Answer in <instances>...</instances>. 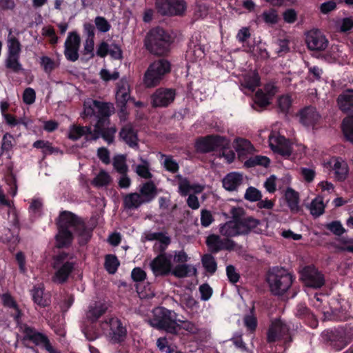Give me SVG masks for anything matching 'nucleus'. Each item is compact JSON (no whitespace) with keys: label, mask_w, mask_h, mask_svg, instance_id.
<instances>
[{"label":"nucleus","mask_w":353,"mask_h":353,"mask_svg":"<svg viewBox=\"0 0 353 353\" xmlns=\"http://www.w3.org/2000/svg\"><path fill=\"white\" fill-rule=\"evenodd\" d=\"M325 205L323 203V197L321 196L314 199L310 205V213L314 216H320L325 212Z\"/></svg>","instance_id":"nucleus-39"},{"label":"nucleus","mask_w":353,"mask_h":353,"mask_svg":"<svg viewBox=\"0 0 353 353\" xmlns=\"http://www.w3.org/2000/svg\"><path fill=\"white\" fill-rule=\"evenodd\" d=\"M20 57H7L5 61V66L15 74L22 72L24 69L19 61Z\"/></svg>","instance_id":"nucleus-38"},{"label":"nucleus","mask_w":353,"mask_h":353,"mask_svg":"<svg viewBox=\"0 0 353 353\" xmlns=\"http://www.w3.org/2000/svg\"><path fill=\"white\" fill-rule=\"evenodd\" d=\"M16 144L14 136L9 132L3 134L0 147V156L6 155L7 159H11L12 150Z\"/></svg>","instance_id":"nucleus-28"},{"label":"nucleus","mask_w":353,"mask_h":353,"mask_svg":"<svg viewBox=\"0 0 353 353\" xmlns=\"http://www.w3.org/2000/svg\"><path fill=\"white\" fill-rule=\"evenodd\" d=\"M295 314L299 319L305 321H313L314 315L310 312V310L307 307L305 303H300L297 304L295 310Z\"/></svg>","instance_id":"nucleus-43"},{"label":"nucleus","mask_w":353,"mask_h":353,"mask_svg":"<svg viewBox=\"0 0 353 353\" xmlns=\"http://www.w3.org/2000/svg\"><path fill=\"white\" fill-rule=\"evenodd\" d=\"M172 258L158 254L151 262L150 268L155 276H165L170 274L172 264Z\"/></svg>","instance_id":"nucleus-18"},{"label":"nucleus","mask_w":353,"mask_h":353,"mask_svg":"<svg viewBox=\"0 0 353 353\" xmlns=\"http://www.w3.org/2000/svg\"><path fill=\"white\" fill-rule=\"evenodd\" d=\"M143 203H145L144 199L137 192L127 194L123 199V206L126 210L137 209Z\"/></svg>","instance_id":"nucleus-29"},{"label":"nucleus","mask_w":353,"mask_h":353,"mask_svg":"<svg viewBox=\"0 0 353 353\" xmlns=\"http://www.w3.org/2000/svg\"><path fill=\"white\" fill-rule=\"evenodd\" d=\"M67 254L65 253L55 256L53 268L56 272L52 276V281L55 283L63 284L65 283L74 268V263L71 261H65Z\"/></svg>","instance_id":"nucleus-10"},{"label":"nucleus","mask_w":353,"mask_h":353,"mask_svg":"<svg viewBox=\"0 0 353 353\" xmlns=\"http://www.w3.org/2000/svg\"><path fill=\"white\" fill-rule=\"evenodd\" d=\"M305 42L308 49L313 51L325 50L328 41L319 30H312L306 34Z\"/></svg>","instance_id":"nucleus-20"},{"label":"nucleus","mask_w":353,"mask_h":353,"mask_svg":"<svg viewBox=\"0 0 353 353\" xmlns=\"http://www.w3.org/2000/svg\"><path fill=\"white\" fill-rule=\"evenodd\" d=\"M119 139L123 141L129 147L135 148L139 147V138L137 131L132 123L124 125L119 132Z\"/></svg>","instance_id":"nucleus-22"},{"label":"nucleus","mask_w":353,"mask_h":353,"mask_svg":"<svg viewBox=\"0 0 353 353\" xmlns=\"http://www.w3.org/2000/svg\"><path fill=\"white\" fill-rule=\"evenodd\" d=\"M141 164H139L135 168V172L140 177L145 179H151L153 176L152 174L150 171V163L149 162L143 159H140Z\"/></svg>","instance_id":"nucleus-41"},{"label":"nucleus","mask_w":353,"mask_h":353,"mask_svg":"<svg viewBox=\"0 0 353 353\" xmlns=\"http://www.w3.org/2000/svg\"><path fill=\"white\" fill-rule=\"evenodd\" d=\"M243 323L248 331L251 333L256 331L258 325V321L255 314V306L254 303L250 309V314L244 316Z\"/></svg>","instance_id":"nucleus-34"},{"label":"nucleus","mask_w":353,"mask_h":353,"mask_svg":"<svg viewBox=\"0 0 353 353\" xmlns=\"http://www.w3.org/2000/svg\"><path fill=\"white\" fill-rule=\"evenodd\" d=\"M80 43L79 35L76 32H69L64 43V55L68 61L74 62L78 60Z\"/></svg>","instance_id":"nucleus-17"},{"label":"nucleus","mask_w":353,"mask_h":353,"mask_svg":"<svg viewBox=\"0 0 353 353\" xmlns=\"http://www.w3.org/2000/svg\"><path fill=\"white\" fill-rule=\"evenodd\" d=\"M8 50L7 57H20L21 45L18 39L13 37L8 39Z\"/></svg>","instance_id":"nucleus-44"},{"label":"nucleus","mask_w":353,"mask_h":353,"mask_svg":"<svg viewBox=\"0 0 353 353\" xmlns=\"http://www.w3.org/2000/svg\"><path fill=\"white\" fill-rule=\"evenodd\" d=\"M150 325L158 330H163L172 334H178L180 324L176 321V313L165 307H160L154 310V317Z\"/></svg>","instance_id":"nucleus-6"},{"label":"nucleus","mask_w":353,"mask_h":353,"mask_svg":"<svg viewBox=\"0 0 353 353\" xmlns=\"http://www.w3.org/2000/svg\"><path fill=\"white\" fill-rule=\"evenodd\" d=\"M92 103L96 110V116L110 117L111 115L110 105L109 103L97 100H92Z\"/></svg>","instance_id":"nucleus-42"},{"label":"nucleus","mask_w":353,"mask_h":353,"mask_svg":"<svg viewBox=\"0 0 353 353\" xmlns=\"http://www.w3.org/2000/svg\"><path fill=\"white\" fill-rule=\"evenodd\" d=\"M94 23L97 30L101 33L109 32L112 28L110 22L102 16H97L94 19Z\"/></svg>","instance_id":"nucleus-47"},{"label":"nucleus","mask_w":353,"mask_h":353,"mask_svg":"<svg viewBox=\"0 0 353 353\" xmlns=\"http://www.w3.org/2000/svg\"><path fill=\"white\" fill-rule=\"evenodd\" d=\"M214 221L212 212L206 209H203L201 212V224L203 227L210 226Z\"/></svg>","instance_id":"nucleus-57"},{"label":"nucleus","mask_w":353,"mask_h":353,"mask_svg":"<svg viewBox=\"0 0 353 353\" xmlns=\"http://www.w3.org/2000/svg\"><path fill=\"white\" fill-rule=\"evenodd\" d=\"M334 171V177L338 181H344L348 175L349 168L347 163L340 157L334 158L330 164Z\"/></svg>","instance_id":"nucleus-23"},{"label":"nucleus","mask_w":353,"mask_h":353,"mask_svg":"<svg viewBox=\"0 0 353 353\" xmlns=\"http://www.w3.org/2000/svg\"><path fill=\"white\" fill-rule=\"evenodd\" d=\"M170 71V62L165 59H159L149 65L144 74L143 83L147 88L155 87Z\"/></svg>","instance_id":"nucleus-7"},{"label":"nucleus","mask_w":353,"mask_h":353,"mask_svg":"<svg viewBox=\"0 0 353 353\" xmlns=\"http://www.w3.org/2000/svg\"><path fill=\"white\" fill-rule=\"evenodd\" d=\"M292 99L289 95H282L278 99V106L283 113H288L292 106Z\"/></svg>","instance_id":"nucleus-56"},{"label":"nucleus","mask_w":353,"mask_h":353,"mask_svg":"<svg viewBox=\"0 0 353 353\" xmlns=\"http://www.w3.org/2000/svg\"><path fill=\"white\" fill-rule=\"evenodd\" d=\"M299 121L305 127L314 128L321 119V115L313 106H306L299 112Z\"/></svg>","instance_id":"nucleus-21"},{"label":"nucleus","mask_w":353,"mask_h":353,"mask_svg":"<svg viewBox=\"0 0 353 353\" xmlns=\"http://www.w3.org/2000/svg\"><path fill=\"white\" fill-rule=\"evenodd\" d=\"M212 254H203L201 257V263L208 273L214 274L217 270V263Z\"/></svg>","instance_id":"nucleus-35"},{"label":"nucleus","mask_w":353,"mask_h":353,"mask_svg":"<svg viewBox=\"0 0 353 353\" xmlns=\"http://www.w3.org/2000/svg\"><path fill=\"white\" fill-rule=\"evenodd\" d=\"M339 110L348 114L342 123V131L345 139L353 144V89L343 91L337 97Z\"/></svg>","instance_id":"nucleus-4"},{"label":"nucleus","mask_w":353,"mask_h":353,"mask_svg":"<svg viewBox=\"0 0 353 353\" xmlns=\"http://www.w3.org/2000/svg\"><path fill=\"white\" fill-rule=\"evenodd\" d=\"M176 90L174 88H159L151 95V103L153 108H166L175 99Z\"/></svg>","instance_id":"nucleus-15"},{"label":"nucleus","mask_w":353,"mask_h":353,"mask_svg":"<svg viewBox=\"0 0 353 353\" xmlns=\"http://www.w3.org/2000/svg\"><path fill=\"white\" fill-rule=\"evenodd\" d=\"M254 102L261 108H265L270 104L269 99L262 90H258L254 96Z\"/></svg>","instance_id":"nucleus-58"},{"label":"nucleus","mask_w":353,"mask_h":353,"mask_svg":"<svg viewBox=\"0 0 353 353\" xmlns=\"http://www.w3.org/2000/svg\"><path fill=\"white\" fill-rule=\"evenodd\" d=\"M201 299L202 301H208L212 295L213 290L208 283H203L199 286Z\"/></svg>","instance_id":"nucleus-63"},{"label":"nucleus","mask_w":353,"mask_h":353,"mask_svg":"<svg viewBox=\"0 0 353 353\" xmlns=\"http://www.w3.org/2000/svg\"><path fill=\"white\" fill-rule=\"evenodd\" d=\"M261 198L262 194L261 191L252 186L247 188L244 195V199L251 202L260 201Z\"/></svg>","instance_id":"nucleus-51"},{"label":"nucleus","mask_w":353,"mask_h":353,"mask_svg":"<svg viewBox=\"0 0 353 353\" xmlns=\"http://www.w3.org/2000/svg\"><path fill=\"white\" fill-rule=\"evenodd\" d=\"M154 8L157 13L162 17L182 16L187 4L184 0H155Z\"/></svg>","instance_id":"nucleus-9"},{"label":"nucleus","mask_w":353,"mask_h":353,"mask_svg":"<svg viewBox=\"0 0 353 353\" xmlns=\"http://www.w3.org/2000/svg\"><path fill=\"white\" fill-rule=\"evenodd\" d=\"M322 74L323 70L318 66L310 67L306 79L310 82L320 81Z\"/></svg>","instance_id":"nucleus-55"},{"label":"nucleus","mask_w":353,"mask_h":353,"mask_svg":"<svg viewBox=\"0 0 353 353\" xmlns=\"http://www.w3.org/2000/svg\"><path fill=\"white\" fill-rule=\"evenodd\" d=\"M260 83L261 78L256 72H253L245 79V86L251 91H254L257 87L260 86Z\"/></svg>","instance_id":"nucleus-48"},{"label":"nucleus","mask_w":353,"mask_h":353,"mask_svg":"<svg viewBox=\"0 0 353 353\" xmlns=\"http://www.w3.org/2000/svg\"><path fill=\"white\" fill-rule=\"evenodd\" d=\"M322 335L327 344L336 352L341 351L347 345L339 327L326 330Z\"/></svg>","instance_id":"nucleus-19"},{"label":"nucleus","mask_w":353,"mask_h":353,"mask_svg":"<svg viewBox=\"0 0 353 353\" xmlns=\"http://www.w3.org/2000/svg\"><path fill=\"white\" fill-rule=\"evenodd\" d=\"M165 159L163 163V168L168 172L172 173H176L179 170V163L173 159L172 156L163 155Z\"/></svg>","instance_id":"nucleus-52"},{"label":"nucleus","mask_w":353,"mask_h":353,"mask_svg":"<svg viewBox=\"0 0 353 353\" xmlns=\"http://www.w3.org/2000/svg\"><path fill=\"white\" fill-rule=\"evenodd\" d=\"M285 198L288 206L292 213H298L301 210L299 205V194L291 188H288L285 192Z\"/></svg>","instance_id":"nucleus-30"},{"label":"nucleus","mask_w":353,"mask_h":353,"mask_svg":"<svg viewBox=\"0 0 353 353\" xmlns=\"http://www.w3.org/2000/svg\"><path fill=\"white\" fill-rule=\"evenodd\" d=\"M31 295L34 303L40 307H47L51 303L50 297L48 294L45 293L43 285L34 286L31 290Z\"/></svg>","instance_id":"nucleus-25"},{"label":"nucleus","mask_w":353,"mask_h":353,"mask_svg":"<svg viewBox=\"0 0 353 353\" xmlns=\"http://www.w3.org/2000/svg\"><path fill=\"white\" fill-rule=\"evenodd\" d=\"M279 16L275 9L271 8L265 10L261 14L257 16L259 22L263 21L267 24H276L278 22Z\"/></svg>","instance_id":"nucleus-37"},{"label":"nucleus","mask_w":353,"mask_h":353,"mask_svg":"<svg viewBox=\"0 0 353 353\" xmlns=\"http://www.w3.org/2000/svg\"><path fill=\"white\" fill-rule=\"evenodd\" d=\"M57 225L58 233L55 239L59 248H68L71 245L74 235L70 228H72L78 236L80 245H86L92 235V230L87 226L84 220L70 211L61 212Z\"/></svg>","instance_id":"nucleus-1"},{"label":"nucleus","mask_w":353,"mask_h":353,"mask_svg":"<svg viewBox=\"0 0 353 353\" xmlns=\"http://www.w3.org/2000/svg\"><path fill=\"white\" fill-rule=\"evenodd\" d=\"M113 166L119 174H126L128 172V168L125 163V157L123 155H117L114 157Z\"/></svg>","instance_id":"nucleus-49"},{"label":"nucleus","mask_w":353,"mask_h":353,"mask_svg":"<svg viewBox=\"0 0 353 353\" xmlns=\"http://www.w3.org/2000/svg\"><path fill=\"white\" fill-rule=\"evenodd\" d=\"M324 228L338 236H341L346 232V230L343 228L340 221H332L330 223H327L324 225Z\"/></svg>","instance_id":"nucleus-46"},{"label":"nucleus","mask_w":353,"mask_h":353,"mask_svg":"<svg viewBox=\"0 0 353 353\" xmlns=\"http://www.w3.org/2000/svg\"><path fill=\"white\" fill-rule=\"evenodd\" d=\"M270 160L268 157L261 155H256L248 159L245 162V165L248 168H253L256 165H261L268 168L270 165Z\"/></svg>","instance_id":"nucleus-40"},{"label":"nucleus","mask_w":353,"mask_h":353,"mask_svg":"<svg viewBox=\"0 0 353 353\" xmlns=\"http://www.w3.org/2000/svg\"><path fill=\"white\" fill-rule=\"evenodd\" d=\"M157 186L152 181L144 183L140 189V194L145 202H149L153 199L157 194Z\"/></svg>","instance_id":"nucleus-33"},{"label":"nucleus","mask_w":353,"mask_h":353,"mask_svg":"<svg viewBox=\"0 0 353 353\" xmlns=\"http://www.w3.org/2000/svg\"><path fill=\"white\" fill-rule=\"evenodd\" d=\"M346 341L347 345L350 344L353 339V326L346 324L345 326L339 327Z\"/></svg>","instance_id":"nucleus-64"},{"label":"nucleus","mask_w":353,"mask_h":353,"mask_svg":"<svg viewBox=\"0 0 353 353\" xmlns=\"http://www.w3.org/2000/svg\"><path fill=\"white\" fill-rule=\"evenodd\" d=\"M192 274H196V269L188 264H179L176 265L173 270H171L170 274L176 278H185Z\"/></svg>","instance_id":"nucleus-32"},{"label":"nucleus","mask_w":353,"mask_h":353,"mask_svg":"<svg viewBox=\"0 0 353 353\" xmlns=\"http://www.w3.org/2000/svg\"><path fill=\"white\" fill-rule=\"evenodd\" d=\"M280 340H285V342L292 341L288 327L280 321H277L273 322L269 327L267 332V341L272 343Z\"/></svg>","instance_id":"nucleus-16"},{"label":"nucleus","mask_w":353,"mask_h":353,"mask_svg":"<svg viewBox=\"0 0 353 353\" xmlns=\"http://www.w3.org/2000/svg\"><path fill=\"white\" fill-rule=\"evenodd\" d=\"M106 307L101 305L89 310L88 318L92 321H97L106 312Z\"/></svg>","instance_id":"nucleus-53"},{"label":"nucleus","mask_w":353,"mask_h":353,"mask_svg":"<svg viewBox=\"0 0 353 353\" xmlns=\"http://www.w3.org/2000/svg\"><path fill=\"white\" fill-rule=\"evenodd\" d=\"M294 279V276L285 269L273 267L268 272L266 280L272 294L275 296H281L288 290Z\"/></svg>","instance_id":"nucleus-5"},{"label":"nucleus","mask_w":353,"mask_h":353,"mask_svg":"<svg viewBox=\"0 0 353 353\" xmlns=\"http://www.w3.org/2000/svg\"><path fill=\"white\" fill-rule=\"evenodd\" d=\"M21 328L23 334V341H30L35 346L45 349L47 352L52 346L48 336L39 332L34 327L23 324Z\"/></svg>","instance_id":"nucleus-12"},{"label":"nucleus","mask_w":353,"mask_h":353,"mask_svg":"<svg viewBox=\"0 0 353 353\" xmlns=\"http://www.w3.org/2000/svg\"><path fill=\"white\" fill-rule=\"evenodd\" d=\"M174 177L179 181L178 192L183 196L188 195L190 192L191 184L188 178L183 177L181 174H176Z\"/></svg>","instance_id":"nucleus-45"},{"label":"nucleus","mask_w":353,"mask_h":353,"mask_svg":"<svg viewBox=\"0 0 353 353\" xmlns=\"http://www.w3.org/2000/svg\"><path fill=\"white\" fill-rule=\"evenodd\" d=\"M36 93L33 88H27L23 94V101L27 105H31L35 101Z\"/></svg>","instance_id":"nucleus-62"},{"label":"nucleus","mask_w":353,"mask_h":353,"mask_svg":"<svg viewBox=\"0 0 353 353\" xmlns=\"http://www.w3.org/2000/svg\"><path fill=\"white\" fill-rule=\"evenodd\" d=\"M301 279L305 286L314 289L325 285L324 275L314 265H307L301 272Z\"/></svg>","instance_id":"nucleus-13"},{"label":"nucleus","mask_w":353,"mask_h":353,"mask_svg":"<svg viewBox=\"0 0 353 353\" xmlns=\"http://www.w3.org/2000/svg\"><path fill=\"white\" fill-rule=\"evenodd\" d=\"M229 146V139L219 134H210L196 139L195 147L201 153H209L219 148H227Z\"/></svg>","instance_id":"nucleus-8"},{"label":"nucleus","mask_w":353,"mask_h":353,"mask_svg":"<svg viewBox=\"0 0 353 353\" xmlns=\"http://www.w3.org/2000/svg\"><path fill=\"white\" fill-rule=\"evenodd\" d=\"M105 324L109 327L107 336L110 342L112 344H122L128 336L125 323L117 317H111L105 321Z\"/></svg>","instance_id":"nucleus-11"},{"label":"nucleus","mask_w":353,"mask_h":353,"mask_svg":"<svg viewBox=\"0 0 353 353\" xmlns=\"http://www.w3.org/2000/svg\"><path fill=\"white\" fill-rule=\"evenodd\" d=\"M221 238L217 234H210L205 241V243L212 254H216L221 250H226L231 252L234 250L237 247V243L232 239V237Z\"/></svg>","instance_id":"nucleus-14"},{"label":"nucleus","mask_w":353,"mask_h":353,"mask_svg":"<svg viewBox=\"0 0 353 353\" xmlns=\"http://www.w3.org/2000/svg\"><path fill=\"white\" fill-rule=\"evenodd\" d=\"M119 265L120 261L116 255L111 254L105 255L104 268L109 274H115Z\"/></svg>","instance_id":"nucleus-36"},{"label":"nucleus","mask_w":353,"mask_h":353,"mask_svg":"<svg viewBox=\"0 0 353 353\" xmlns=\"http://www.w3.org/2000/svg\"><path fill=\"white\" fill-rule=\"evenodd\" d=\"M1 303L3 306L13 308L17 307V302L14 297L9 292L3 293L1 295Z\"/></svg>","instance_id":"nucleus-61"},{"label":"nucleus","mask_w":353,"mask_h":353,"mask_svg":"<svg viewBox=\"0 0 353 353\" xmlns=\"http://www.w3.org/2000/svg\"><path fill=\"white\" fill-rule=\"evenodd\" d=\"M223 187L228 191L236 190L243 183V176L238 172H230L223 179Z\"/></svg>","instance_id":"nucleus-27"},{"label":"nucleus","mask_w":353,"mask_h":353,"mask_svg":"<svg viewBox=\"0 0 353 353\" xmlns=\"http://www.w3.org/2000/svg\"><path fill=\"white\" fill-rule=\"evenodd\" d=\"M111 182L110 174L105 170H101L93 180L95 186L103 187L109 185Z\"/></svg>","instance_id":"nucleus-50"},{"label":"nucleus","mask_w":353,"mask_h":353,"mask_svg":"<svg viewBox=\"0 0 353 353\" xmlns=\"http://www.w3.org/2000/svg\"><path fill=\"white\" fill-rule=\"evenodd\" d=\"M174 41L171 34L161 27L152 28L144 39L145 49L152 54L158 57L167 56Z\"/></svg>","instance_id":"nucleus-3"},{"label":"nucleus","mask_w":353,"mask_h":353,"mask_svg":"<svg viewBox=\"0 0 353 353\" xmlns=\"http://www.w3.org/2000/svg\"><path fill=\"white\" fill-rule=\"evenodd\" d=\"M275 145L270 144L271 149L284 157H290L292 153L290 141L283 136H279L275 139Z\"/></svg>","instance_id":"nucleus-24"},{"label":"nucleus","mask_w":353,"mask_h":353,"mask_svg":"<svg viewBox=\"0 0 353 353\" xmlns=\"http://www.w3.org/2000/svg\"><path fill=\"white\" fill-rule=\"evenodd\" d=\"M226 274L228 281L232 284H235L239 281L240 275L232 265H229L226 267Z\"/></svg>","instance_id":"nucleus-60"},{"label":"nucleus","mask_w":353,"mask_h":353,"mask_svg":"<svg viewBox=\"0 0 353 353\" xmlns=\"http://www.w3.org/2000/svg\"><path fill=\"white\" fill-rule=\"evenodd\" d=\"M91 133L90 126H81L72 125L69 130L68 138L72 141H77L83 136L88 137Z\"/></svg>","instance_id":"nucleus-31"},{"label":"nucleus","mask_w":353,"mask_h":353,"mask_svg":"<svg viewBox=\"0 0 353 353\" xmlns=\"http://www.w3.org/2000/svg\"><path fill=\"white\" fill-rule=\"evenodd\" d=\"M339 242L342 244L338 247L339 250L353 253V238L341 237Z\"/></svg>","instance_id":"nucleus-59"},{"label":"nucleus","mask_w":353,"mask_h":353,"mask_svg":"<svg viewBox=\"0 0 353 353\" xmlns=\"http://www.w3.org/2000/svg\"><path fill=\"white\" fill-rule=\"evenodd\" d=\"M116 104L117 107H124L130 99V85L126 81H121L116 92Z\"/></svg>","instance_id":"nucleus-26"},{"label":"nucleus","mask_w":353,"mask_h":353,"mask_svg":"<svg viewBox=\"0 0 353 353\" xmlns=\"http://www.w3.org/2000/svg\"><path fill=\"white\" fill-rule=\"evenodd\" d=\"M40 64L47 74H50L57 68L55 61L48 56L41 57Z\"/></svg>","instance_id":"nucleus-54"},{"label":"nucleus","mask_w":353,"mask_h":353,"mask_svg":"<svg viewBox=\"0 0 353 353\" xmlns=\"http://www.w3.org/2000/svg\"><path fill=\"white\" fill-rule=\"evenodd\" d=\"M230 214L232 219L219 225V232L222 236L235 237L248 235L251 232H262L259 228L261 221L252 216H245V212L242 208H232Z\"/></svg>","instance_id":"nucleus-2"}]
</instances>
